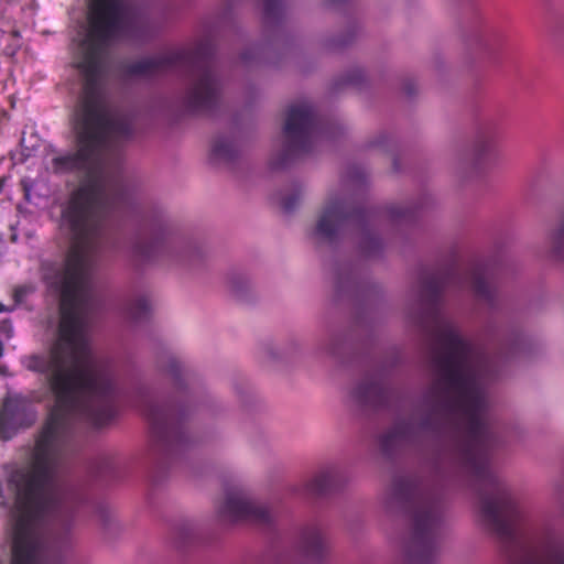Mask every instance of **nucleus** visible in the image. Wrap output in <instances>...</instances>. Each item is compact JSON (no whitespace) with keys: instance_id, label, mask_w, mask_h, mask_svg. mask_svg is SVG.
<instances>
[{"instance_id":"obj_1","label":"nucleus","mask_w":564,"mask_h":564,"mask_svg":"<svg viewBox=\"0 0 564 564\" xmlns=\"http://www.w3.org/2000/svg\"><path fill=\"white\" fill-rule=\"evenodd\" d=\"M135 24L123 0H91L77 62L84 79L73 116L78 149L52 160L56 173H85L62 206L59 230L69 241L66 258L42 263L44 281L59 295L61 319L47 352L22 358L23 367L44 375L47 383H116L111 362L96 355L88 340L90 276L102 248L104 220L122 194L119 145L132 135L133 126L128 115L108 107L99 80L107 47L130 37Z\"/></svg>"},{"instance_id":"obj_2","label":"nucleus","mask_w":564,"mask_h":564,"mask_svg":"<svg viewBox=\"0 0 564 564\" xmlns=\"http://www.w3.org/2000/svg\"><path fill=\"white\" fill-rule=\"evenodd\" d=\"M435 370L446 411L459 419V451L478 482L479 512L489 533L499 543L507 564H564V541L536 539L509 487L490 469L496 443L486 417L487 403L473 365L474 347L452 322L435 329Z\"/></svg>"},{"instance_id":"obj_3","label":"nucleus","mask_w":564,"mask_h":564,"mask_svg":"<svg viewBox=\"0 0 564 564\" xmlns=\"http://www.w3.org/2000/svg\"><path fill=\"white\" fill-rule=\"evenodd\" d=\"M187 70L189 85L183 106L191 113L212 110L219 100L221 85L210 57L200 52H171L131 63L128 72L135 76H155L173 70Z\"/></svg>"},{"instance_id":"obj_4","label":"nucleus","mask_w":564,"mask_h":564,"mask_svg":"<svg viewBox=\"0 0 564 564\" xmlns=\"http://www.w3.org/2000/svg\"><path fill=\"white\" fill-rule=\"evenodd\" d=\"M375 217V212L357 207L346 193H330L308 231L314 245H332L347 230L361 231V250L371 256L380 249L378 238L367 231L366 225Z\"/></svg>"},{"instance_id":"obj_5","label":"nucleus","mask_w":564,"mask_h":564,"mask_svg":"<svg viewBox=\"0 0 564 564\" xmlns=\"http://www.w3.org/2000/svg\"><path fill=\"white\" fill-rule=\"evenodd\" d=\"M399 510L395 564H423V486L419 475L400 478L393 488Z\"/></svg>"},{"instance_id":"obj_6","label":"nucleus","mask_w":564,"mask_h":564,"mask_svg":"<svg viewBox=\"0 0 564 564\" xmlns=\"http://www.w3.org/2000/svg\"><path fill=\"white\" fill-rule=\"evenodd\" d=\"M283 132L285 149L282 164L310 153L324 134L313 107L306 101L289 107Z\"/></svg>"},{"instance_id":"obj_7","label":"nucleus","mask_w":564,"mask_h":564,"mask_svg":"<svg viewBox=\"0 0 564 564\" xmlns=\"http://www.w3.org/2000/svg\"><path fill=\"white\" fill-rule=\"evenodd\" d=\"M133 405L139 408L151 425V432L158 446L162 449H172L183 441L181 419L184 409L181 405H158L145 389L137 391Z\"/></svg>"},{"instance_id":"obj_8","label":"nucleus","mask_w":564,"mask_h":564,"mask_svg":"<svg viewBox=\"0 0 564 564\" xmlns=\"http://www.w3.org/2000/svg\"><path fill=\"white\" fill-rule=\"evenodd\" d=\"M128 257L134 264H148L166 256L178 262L189 261L196 253L189 245L173 246L161 228H145L138 231L130 240Z\"/></svg>"},{"instance_id":"obj_9","label":"nucleus","mask_w":564,"mask_h":564,"mask_svg":"<svg viewBox=\"0 0 564 564\" xmlns=\"http://www.w3.org/2000/svg\"><path fill=\"white\" fill-rule=\"evenodd\" d=\"M218 517L224 523L248 521L256 524H269L274 518L273 510L265 503L257 501L241 488L228 491L218 506Z\"/></svg>"},{"instance_id":"obj_10","label":"nucleus","mask_w":564,"mask_h":564,"mask_svg":"<svg viewBox=\"0 0 564 564\" xmlns=\"http://www.w3.org/2000/svg\"><path fill=\"white\" fill-rule=\"evenodd\" d=\"M423 431V412L420 405L411 411H403L393 426L381 435L379 445L384 454H391L400 446L412 444L420 440Z\"/></svg>"},{"instance_id":"obj_11","label":"nucleus","mask_w":564,"mask_h":564,"mask_svg":"<svg viewBox=\"0 0 564 564\" xmlns=\"http://www.w3.org/2000/svg\"><path fill=\"white\" fill-rule=\"evenodd\" d=\"M35 421V412L30 401L20 394H9L0 412V434L9 440L21 427L30 426Z\"/></svg>"},{"instance_id":"obj_12","label":"nucleus","mask_w":564,"mask_h":564,"mask_svg":"<svg viewBox=\"0 0 564 564\" xmlns=\"http://www.w3.org/2000/svg\"><path fill=\"white\" fill-rule=\"evenodd\" d=\"M425 564L436 556L443 534V509L438 502L431 501L425 488Z\"/></svg>"},{"instance_id":"obj_13","label":"nucleus","mask_w":564,"mask_h":564,"mask_svg":"<svg viewBox=\"0 0 564 564\" xmlns=\"http://www.w3.org/2000/svg\"><path fill=\"white\" fill-rule=\"evenodd\" d=\"M389 399V392L377 380H364L350 392L349 402L361 411H372L383 408Z\"/></svg>"},{"instance_id":"obj_14","label":"nucleus","mask_w":564,"mask_h":564,"mask_svg":"<svg viewBox=\"0 0 564 564\" xmlns=\"http://www.w3.org/2000/svg\"><path fill=\"white\" fill-rule=\"evenodd\" d=\"M495 132L491 127H485L477 132L473 148L459 158V169L464 170L466 175L474 174L485 155L494 147Z\"/></svg>"},{"instance_id":"obj_15","label":"nucleus","mask_w":564,"mask_h":564,"mask_svg":"<svg viewBox=\"0 0 564 564\" xmlns=\"http://www.w3.org/2000/svg\"><path fill=\"white\" fill-rule=\"evenodd\" d=\"M341 484V470L336 465H328L318 469L306 481L305 490L311 495H323L336 489Z\"/></svg>"},{"instance_id":"obj_16","label":"nucleus","mask_w":564,"mask_h":564,"mask_svg":"<svg viewBox=\"0 0 564 564\" xmlns=\"http://www.w3.org/2000/svg\"><path fill=\"white\" fill-rule=\"evenodd\" d=\"M302 545L312 557H323L328 551V541L316 525H310L303 530Z\"/></svg>"},{"instance_id":"obj_17","label":"nucleus","mask_w":564,"mask_h":564,"mask_svg":"<svg viewBox=\"0 0 564 564\" xmlns=\"http://www.w3.org/2000/svg\"><path fill=\"white\" fill-rule=\"evenodd\" d=\"M486 269L484 267H474L467 274V280L477 297L492 305L496 297V290L486 280Z\"/></svg>"},{"instance_id":"obj_18","label":"nucleus","mask_w":564,"mask_h":564,"mask_svg":"<svg viewBox=\"0 0 564 564\" xmlns=\"http://www.w3.org/2000/svg\"><path fill=\"white\" fill-rule=\"evenodd\" d=\"M152 312V302L148 295L135 296L128 305L127 315L134 322L145 321Z\"/></svg>"},{"instance_id":"obj_19","label":"nucleus","mask_w":564,"mask_h":564,"mask_svg":"<svg viewBox=\"0 0 564 564\" xmlns=\"http://www.w3.org/2000/svg\"><path fill=\"white\" fill-rule=\"evenodd\" d=\"M237 153V145L229 138H218L212 145V159L217 162H229L235 159Z\"/></svg>"},{"instance_id":"obj_20","label":"nucleus","mask_w":564,"mask_h":564,"mask_svg":"<svg viewBox=\"0 0 564 564\" xmlns=\"http://www.w3.org/2000/svg\"><path fill=\"white\" fill-rule=\"evenodd\" d=\"M283 12V0H263V18L265 22H271L279 19Z\"/></svg>"},{"instance_id":"obj_21","label":"nucleus","mask_w":564,"mask_h":564,"mask_svg":"<svg viewBox=\"0 0 564 564\" xmlns=\"http://www.w3.org/2000/svg\"><path fill=\"white\" fill-rule=\"evenodd\" d=\"M446 283L444 281L434 282L433 279L425 272V305L432 296L438 297L444 291Z\"/></svg>"},{"instance_id":"obj_22","label":"nucleus","mask_w":564,"mask_h":564,"mask_svg":"<svg viewBox=\"0 0 564 564\" xmlns=\"http://www.w3.org/2000/svg\"><path fill=\"white\" fill-rule=\"evenodd\" d=\"M301 197L302 196H301L300 192H296L294 194H291V195H288V196L283 197L282 200H281L282 208L285 212H292L297 206V204L300 203Z\"/></svg>"},{"instance_id":"obj_23","label":"nucleus","mask_w":564,"mask_h":564,"mask_svg":"<svg viewBox=\"0 0 564 564\" xmlns=\"http://www.w3.org/2000/svg\"><path fill=\"white\" fill-rule=\"evenodd\" d=\"M32 292V288L31 286H26V285H23V286H19L14 290V293H13V299H14V302L15 304H20L23 302V300Z\"/></svg>"},{"instance_id":"obj_24","label":"nucleus","mask_w":564,"mask_h":564,"mask_svg":"<svg viewBox=\"0 0 564 564\" xmlns=\"http://www.w3.org/2000/svg\"><path fill=\"white\" fill-rule=\"evenodd\" d=\"M474 40L475 42L477 43V45H479L480 47H482L484 50H488V41L486 39V35L484 33V31L477 29L475 32H474Z\"/></svg>"},{"instance_id":"obj_25","label":"nucleus","mask_w":564,"mask_h":564,"mask_svg":"<svg viewBox=\"0 0 564 564\" xmlns=\"http://www.w3.org/2000/svg\"><path fill=\"white\" fill-rule=\"evenodd\" d=\"M384 213L392 219H398L405 216V210L395 206L387 208Z\"/></svg>"},{"instance_id":"obj_26","label":"nucleus","mask_w":564,"mask_h":564,"mask_svg":"<svg viewBox=\"0 0 564 564\" xmlns=\"http://www.w3.org/2000/svg\"><path fill=\"white\" fill-rule=\"evenodd\" d=\"M0 334L4 336L6 338H11L13 335V327L12 324L4 319L0 323Z\"/></svg>"},{"instance_id":"obj_27","label":"nucleus","mask_w":564,"mask_h":564,"mask_svg":"<svg viewBox=\"0 0 564 564\" xmlns=\"http://www.w3.org/2000/svg\"><path fill=\"white\" fill-rule=\"evenodd\" d=\"M335 340L336 339L332 338L330 343L329 344H323L321 349L325 350L329 355H335V352H336V350L334 348Z\"/></svg>"},{"instance_id":"obj_28","label":"nucleus","mask_w":564,"mask_h":564,"mask_svg":"<svg viewBox=\"0 0 564 564\" xmlns=\"http://www.w3.org/2000/svg\"><path fill=\"white\" fill-rule=\"evenodd\" d=\"M4 182H6V180H4V178H0V193H1V192H2V189H3Z\"/></svg>"},{"instance_id":"obj_29","label":"nucleus","mask_w":564,"mask_h":564,"mask_svg":"<svg viewBox=\"0 0 564 564\" xmlns=\"http://www.w3.org/2000/svg\"><path fill=\"white\" fill-rule=\"evenodd\" d=\"M3 311H6V307H4V305L0 304V312H3Z\"/></svg>"}]
</instances>
